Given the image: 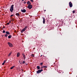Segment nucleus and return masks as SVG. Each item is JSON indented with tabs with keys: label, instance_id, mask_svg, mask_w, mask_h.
I'll use <instances>...</instances> for the list:
<instances>
[{
	"label": "nucleus",
	"instance_id": "obj_1",
	"mask_svg": "<svg viewBox=\"0 0 77 77\" xmlns=\"http://www.w3.org/2000/svg\"><path fill=\"white\" fill-rule=\"evenodd\" d=\"M14 5H11L10 8V10L11 12H12V11H14Z\"/></svg>",
	"mask_w": 77,
	"mask_h": 77
},
{
	"label": "nucleus",
	"instance_id": "obj_2",
	"mask_svg": "<svg viewBox=\"0 0 77 77\" xmlns=\"http://www.w3.org/2000/svg\"><path fill=\"white\" fill-rule=\"evenodd\" d=\"M27 29V26H25L24 28L22 29L21 31V33H23V32H24Z\"/></svg>",
	"mask_w": 77,
	"mask_h": 77
},
{
	"label": "nucleus",
	"instance_id": "obj_3",
	"mask_svg": "<svg viewBox=\"0 0 77 77\" xmlns=\"http://www.w3.org/2000/svg\"><path fill=\"white\" fill-rule=\"evenodd\" d=\"M27 8H28L29 9H31L32 8V5H29L27 7Z\"/></svg>",
	"mask_w": 77,
	"mask_h": 77
},
{
	"label": "nucleus",
	"instance_id": "obj_4",
	"mask_svg": "<svg viewBox=\"0 0 77 77\" xmlns=\"http://www.w3.org/2000/svg\"><path fill=\"white\" fill-rule=\"evenodd\" d=\"M8 44L10 47H13V45H12V44L9 42H8Z\"/></svg>",
	"mask_w": 77,
	"mask_h": 77
},
{
	"label": "nucleus",
	"instance_id": "obj_5",
	"mask_svg": "<svg viewBox=\"0 0 77 77\" xmlns=\"http://www.w3.org/2000/svg\"><path fill=\"white\" fill-rule=\"evenodd\" d=\"M42 71H43V69H42L38 70V71H37V74H39V73H40V72H42Z\"/></svg>",
	"mask_w": 77,
	"mask_h": 77
},
{
	"label": "nucleus",
	"instance_id": "obj_6",
	"mask_svg": "<svg viewBox=\"0 0 77 77\" xmlns=\"http://www.w3.org/2000/svg\"><path fill=\"white\" fill-rule=\"evenodd\" d=\"M69 7L70 8L72 7V3L71 2H69Z\"/></svg>",
	"mask_w": 77,
	"mask_h": 77
},
{
	"label": "nucleus",
	"instance_id": "obj_7",
	"mask_svg": "<svg viewBox=\"0 0 77 77\" xmlns=\"http://www.w3.org/2000/svg\"><path fill=\"white\" fill-rule=\"evenodd\" d=\"M21 12H23V13H25L26 12V10H25V9H21Z\"/></svg>",
	"mask_w": 77,
	"mask_h": 77
},
{
	"label": "nucleus",
	"instance_id": "obj_8",
	"mask_svg": "<svg viewBox=\"0 0 77 77\" xmlns=\"http://www.w3.org/2000/svg\"><path fill=\"white\" fill-rule=\"evenodd\" d=\"M42 18L43 19V23L44 24H45V18H44V17H43Z\"/></svg>",
	"mask_w": 77,
	"mask_h": 77
},
{
	"label": "nucleus",
	"instance_id": "obj_9",
	"mask_svg": "<svg viewBox=\"0 0 77 77\" xmlns=\"http://www.w3.org/2000/svg\"><path fill=\"white\" fill-rule=\"evenodd\" d=\"M27 5H31V3L30 2V1H28L27 2Z\"/></svg>",
	"mask_w": 77,
	"mask_h": 77
},
{
	"label": "nucleus",
	"instance_id": "obj_10",
	"mask_svg": "<svg viewBox=\"0 0 77 77\" xmlns=\"http://www.w3.org/2000/svg\"><path fill=\"white\" fill-rule=\"evenodd\" d=\"M16 15H17V17H20V14L19 13H16L15 14Z\"/></svg>",
	"mask_w": 77,
	"mask_h": 77
},
{
	"label": "nucleus",
	"instance_id": "obj_11",
	"mask_svg": "<svg viewBox=\"0 0 77 77\" xmlns=\"http://www.w3.org/2000/svg\"><path fill=\"white\" fill-rule=\"evenodd\" d=\"M6 34H7V35H10V33H9V32L8 31H7L6 32Z\"/></svg>",
	"mask_w": 77,
	"mask_h": 77
},
{
	"label": "nucleus",
	"instance_id": "obj_12",
	"mask_svg": "<svg viewBox=\"0 0 77 77\" xmlns=\"http://www.w3.org/2000/svg\"><path fill=\"white\" fill-rule=\"evenodd\" d=\"M17 57H18L20 56V53H18L17 54Z\"/></svg>",
	"mask_w": 77,
	"mask_h": 77
},
{
	"label": "nucleus",
	"instance_id": "obj_13",
	"mask_svg": "<svg viewBox=\"0 0 77 77\" xmlns=\"http://www.w3.org/2000/svg\"><path fill=\"white\" fill-rule=\"evenodd\" d=\"M12 54V52H10L8 54V57H9V56H10V55H11V54Z\"/></svg>",
	"mask_w": 77,
	"mask_h": 77
},
{
	"label": "nucleus",
	"instance_id": "obj_14",
	"mask_svg": "<svg viewBox=\"0 0 77 77\" xmlns=\"http://www.w3.org/2000/svg\"><path fill=\"white\" fill-rule=\"evenodd\" d=\"M8 38L9 39H10V38H11V35H9L8 36Z\"/></svg>",
	"mask_w": 77,
	"mask_h": 77
},
{
	"label": "nucleus",
	"instance_id": "obj_15",
	"mask_svg": "<svg viewBox=\"0 0 77 77\" xmlns=\"http://www.w3.org/2000/svg\"><path fill=\"white\" fill-rule=\"evenodd\" d=\"M37 68L38 69H40V67H39V66H37Z\"/></svg>",
	"mask_w": 77,
	"mask_h": 77
},
{
	"label": "nucleus",
	"instance_id": "obj_16",
	"mask_svg": "<svg viewBox=\"0 0 77 77\" xmlns=\"http://www.w3.org/2000/svg\"><path fill=\"white\" fill-rule=\"evenodd\" d=\"M14 67H15V66H13L11 67V69H13V68H14Z\"/></svg>",
	"mask_w": 77,
	"mask_h": 77
},
{
	"label": "nucleus",
	"instance_id": "obj_17",
	"mask_svg": "<svg viewBox=\"0 0 77 77\" xmlns=\"http://www.w3.org/2000/svg\"><path fill=\"white\" fill-rule=\"evenodd\" d=\"M43 68H47V66H43Z\"/></svg>",
	"mask_w": 77,
	"mask_h": 77
},
{
	"label": "nucleus",
	"instance_id": "obj_18",
	"mask_svg": "<svg viewBox=\"0 0 77 77\" xmlns=\"http://www.w3.org/2000/svg\"><path fill=\"white\" fill-rule=\"evenodd\" d=\"M26 56H25V57H23V59L25 60H26Z\"/></svg>",
	"mask_w": 77,
	"mask_h": 77
},
{
	"label": "nucleus",
	"instance_id": "obj_19",
	"mask_svg": "<svg viewBox=\"0 0 77 77\" xmlns=\"http://www.w3.org/2000/svg\"><path fill=\"white\" fill-rule=\"evenodd\" d=\"M22 56H23V57H24L25 56H25V55H24V53L22 54Z\"/></svg>",
	"mask_w": 77,
	"mask_h": 77
},
{
	"label": "nucleus",
	"instance_id": "obj_20",
	"mask_svg": "<svg viewBox=\"0 0 77 77\" xmlns=\"http://www.w3.org/2000/svg\"><path fill=\"white\" fill-rule=\"evenodd\" d=\"M14 20H15V19L13 18V19H12V20H11V21H14Z\"/></svg>",
	"mask_w": 77,
	"mask_h": 77
},
{
	"label": "nucleus",
	"instance_id": "obj_21",
	"mask_svg": "<svg viewBox=\"0 0 77 77\" xmlns=\"http://www.w3.org/2000/svg\"><path fill=\"white\" fill-rule=\"evenodd\" d=\"M8 36V34H7L5 35V37H7V36Z\"/></svg>",
	"mask_w": 77,
	"mask_h": 77
},
{
	"label": "nucleus",
	"instance_id": "obj_22",
	"mask_svg": "<svg viewBox=\"0 0 77 77\" xmlns=\"http://www.w3.org/2000/svg\"><path fill=\"white\" fill-rule=\"evenodd\" d=\"M31 56H32V57H34L35 56H34V54H32L31 55Z\"/></svg>",
	"mask_w": 77,
	"mask_h": 77
},
{
	"label": "nucleus",
	"instance_id": "obj_23",
	"mask_svg": "<svg viewBox=\"0 0 77 77\" xmlns=\"http://www.w3.org/2000/svg\"><path fill=\"white\" fill-rule=\"evenodd\" d=\"M40 65H43V63H40Z\"/></svg>",
	"mask_w": 77,
	"mask_h": 77
},
{
	"label": "nucleus",
	"instance_id": "obj_24",
	"mask_svg": "<svg viewBox=\"0 0 77 77\" xmlns=\"http://www.w3.org/2000/svg\"><path fill=\"white\" fill-rule=\"evenodd\" d=\"M26 1H24V4H26V2H25Z\"/></svg>",
	"mask_w": 77,
	"mask_h": 77
},
{
	"label": "nucleus",
	"instance_id": "obj_25",
	"mask_svg": "<svg viewBox=\"0 0 77 77\" xmlns=\"http://www.w3.org/2000/svg\"><path fill=\"white\" fill-rule=\"evenodd\" d=\"M25 63V61H23V64H24V63Z\"/></svg>",
	"mask_w": 77,
	"mask_h": 77
},
{
	"label": "nucleus",
	"instance_id": "obj_26",
	"mask_svg": "<svg viewBox=\"0 0 77 77\" xmlns=\"http://www.w3.org/2000/svg\"><path fill=\"white\" fill-rule=\"evenodd\" d=\"M72 13H73V14H74V13H75V11H72Z\"/></svg>",
	"mask_w": 77,
	"mask_h": 77
},
{
	"label": "nucleus",
	"instance_id": "obj_27",
	"mask_svg": "<svg viewBox=\"0 0 77 77\" xmlns=\"http://www.w3.org/2000/svg\"><path fill=\"white\" fill-rule=\"evenodd\" d=\"M3 33H5V30H3Z\"/></svg>",
	"mask_w": 77,
	"mask_h": 77
},
{
	"label": "nucleus",
	"instance_id": "obj_28",
	"mask_svg": "<svg viewBox=\"0 0 77 77\" xmlns=\"http://www.w3.org/2000/svg\"><path fill=\"white\" fill-rule=\"evenodd\" d=\"M6 60H5L4 61L3 63H5V62H6Z\"/></svg>",
	"mask_w": 77,
	"mask_h": 77
},
{
	"label": "nucleus",
	"instance_id": "obj_29",
	"mask_svg": "<svg viewBox=\"0 0 77 77\" xmlns=\"http://www.w3.org/2000/svg\"><path fill=\"white\" fill-rule=\"evenodd\" d=\"M30 1L31 2H33V0H30Z\"/></svg>",
	"mask_w": 77,
	"mask_h": 77
},
{
	"label": "nucleus",
	"instance_id": "obj_30",
	"mask_svg": "<svg viewBox=\"0 0 77 77\" xmlns=\"http://www.w3.org/2000/svg\"><path fill=\"white\" fill-rule=\"evenodd\" d=\"M7 25H9V22L8 23H7Z\"/></svg>",
	"mask_w": 77,
	"mask_h": 77
},
{
	"label": "nucleus",
	"instance_id": "obj_31",
	"mask_svg": "<svg viewBox=\"0 0 77 77\" xmlns=\"http://www.w3.org/2000/svg\"><path fill=\"white\" fill-rule=\"evenodd\" d=\"M13 16H14V15H11L10 17H13Z\"/></svg>",
	"mask_w": 77,
	"mask_h": 77
},
{
	"label": "nucleus",
	"instance_id": "obj_32",
	"mask_svg": "<svg viewBox=\"0 0 77 77\" xmlns=\"http://www.w3.org/2000/svg\"><path fill=\"white\" fill-rule=\"evenodd\" d=\"M3 26H4V27H3V29H4V28H5V26H4V25H3Z\"/></svg>",
	"mask_w": 77,
	"mask_h": 77
},
{
	"label": "nucleus",
	"instance_id": "obj_33",
	"mask_svg": "<svg viewBox=\"0 0 77 77\" xmlns=\"http://www.w3.org/2000/svg\"><path fill=\"white\" fill-rule=\"evenodd\" d=\"M2 65H5V63H2Z\"/></svg>",
	"mask_w": 77,
	"mask_h": 77
},
{
	"label": "nucleus",
	"instance_id": "obj_34",
	"mask_svg": "<svg viewBox=\"0 0 77 77\" xmlns=\"http://www.w3.org/2000/svg\"><path fill=\"white\" fill-rule=\"evenodd\" d=\"M11 21H10L9 22V23H11Z\"/></svg>",
	"mask_w": 77,
	"mask_h": 77
},
{
	"label": "nucleus",
	"instance_id": "obj_35",
	"mask_svg": "<svg viewBox=\"0 0 77 77\" xmlns=\"http://www.w3.org/2000/svg\"><path fill=\"white\" fill-rule=\"evenodd\" d=\"M44 12H45V11H46V10H44Z\"/></svg>",
	"mask_w": 77,
	"mask_h": 77
},
{
	"label": "nucleus",
	"instance_id": "obj_36",
	"mask_svg": "<svg viewBox=\"0 0 77 77\" xmlns=\"http://www.w3.org/2000/svg\"><path fill=\"white\" fill-rule=\"evenodd\" d=\"M21 71H23V69H21Z\"/></svg>",
	"mask_w": 77,
	"mask_h": 77
},
{
	"label": "nucleus",
	"instance_id": "obj_37",
	"mask_svg": "<svg viewBox=\"0 0 77 77\" xmlns=\"http://www.w3.org/2000/svg\"><path fill=\"white\" fill-rule=\"evenodd\" d=\"M44 67H42V68H44Z\"/></svg>",
	"mask_w": 77,
	"mask_h": 77
},
{
	"label": "nucleus",
	"instance_id": "obj_38",
	"mask_svg": "<svg viewBox=\"0 0 77 77\" xmlns=\"http://www.w3.org/2000/svg\"><path fill=\"white\" fill-rule=\"evenodd\" d=\"M22 1H24V0H22Z\"/></svg>",
	"mask_w": 77,
	"mask_h": 77
},
{
	"label": "nucleus",
	"instance_id": "obj_39",
	"mask_svg": "<svg viewBox=\"0 0 77 77\" xmlns=\"http://www.w3.org/2000/svg\"><path fill=\"white\" fill-rule=\"evenodd\" d=\"M41 56H42V55H41Z\"/></svg>",
	"mask_w": 77,
	"mask_h": 77
},
{
	"label": "nucleus",
	"instance_id": "obj_40",
	"mask_svg": "<svg viewBox=\"0 0 77 77\" xmlns=\"http://www.w3.org/2000/svg\"><path fill=\"white\" fill-rule=\"evenodd\" d=\"M1 28V27H0V29Z\"/></svg>",
	"mask_w": 77,
	"mask_h": 77
},
{
	"label": "nucleus",
	"instance_id": "obj_41",
	"mask_svg": "<svg viewBox=\"0 0 77 77\" xmlns=\"http://www.w3.org/2000/svg\"><path fill=\"white\" fill-rule=\"evenodd\" d=\"M2 30H3V28H2Z\"/></svg>",
	"mask_w": 77,
	"mask_h": 77
}]
</instances>
